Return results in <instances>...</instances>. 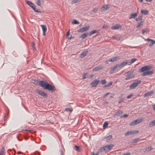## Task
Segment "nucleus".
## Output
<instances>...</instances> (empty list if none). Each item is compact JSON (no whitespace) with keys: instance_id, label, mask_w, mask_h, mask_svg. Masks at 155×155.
<instances>
[{"instance_id":"nucleus-1","label":"nucleus","mask_w":155,"mask_h":155,"mask_svg":"<svg viewBox=\"0 0 155 155\" xmlns=\"http://www.w3.org/2000/svg\"><path fill=\"white\" fill-rule=\"evenodd\" d=\"M33 83L35 85H39L40 86L42 87L44 89H47L52 92H53L56 90L54 86L50 84L46 81L34 80H33Z\"/></svg>"},{"instance_id":"nucleus-2","label":"nucleus","mask_w":155,"mask_h":155,"mask_svg":"<svg viewBox=\"0 0 155 155\" xmlns=\"http://www.w3.org/2000/svg\"><path fill=\"white\" fill-rule=\"evenodd\" d=\"M133 71H128L125 74V77H126L125 79L126 80H129L132 78L134 76L133 74Z\"/></svg>"},{"instance_id":"nucleus-3","label":"nucleus","mask_w":155,"mask_h":155,"mask_svg":"<svg viewBox=\"0 0 155 155\" xmlns=\"http://www.w3.org/2000/svg\"><path fill=\"white\" fill-rule=\"evenodd\" d=\"M25 2L30 7L32 8L35 12L41 13V11H39L36 9V6L33 3L27 0H25Z\"/></svg>"},{"instance_id":"nucleus-4","label":"nucleus","mask_w":155,"mask_h":155,"mask_svg":"<svg viewBox=\"0 0 155 155\" xmlns=\"http://www.w3.org/2000/svg\"><path fill=\"white\" fill-rule=\"evenodd\" d=\"M141 82V81L140 80H137L134 82L130 86V89H132L135 88L137 86L138 84H140Z\"/></svg>"},{"instance_id":"nucleus-5","label":"nucleus","mask_w":155,"mask_h":155,"mask_svg":"<svg viewBox=\"0 0 155 155\" xmlns=\"http://www.w3.org/2000/svg\"><path fill=\"white\" fill-rule=\"evenodd\" d=\"M151 68L152 67L150 65L145 66L140 69L138 70V72H144L145 71L150 70Z\"/></svg>"},{"instance_id":"nucleus-6","label":"nucleus","mask_w":155,"mask_h":155,"mask_svg":"<svg viewBox=\"0 0 155 155\" xmlns=\"http://www.w3.org/2000/svg\"><path fill=\"white\" fill-rule=\"evenodd\" d=\"M35 92L39 95L42 96L43 97L46 98L47 97V94L44 91H42L38 89H36Z\"/></svg>"},{"instance_id":"nucleus-7","label":"nucleus","mask_w":155,"mask_h":155,"mask_svg":"<svg viewBox=\"0 0 155 155\" xmlns=\"http://www.w3.org/2000/svg\"><path fill=\"white\" fill-rule=\"evenodd\" d=\"M138 130H134V131H131L130 130L129 131H127V132L125 134V136H128L130 135H132V134H137L138 133Z\"/></svg>"},{"instance_id":"nucleus-8","label":"nucleus","mask_w":155,"mask_h":155,"mask_svg":"<svg viewBox=\"0 0 155 155\" xmlns=\"http://www.w3.org/2000/svg\"><path fill=\"white\" fill-rule=\"evenodd\" d=\"M126 65H129L128 60H124L123 61L121 62L120 64H118V66H119V68H121Z\"/></svg>"},{"instance_id":"nucleus-9","label":"nucleus","mask_w":155,"mask_h":155,"mask_svg":"<svg viewBox=\"0 0 155 155\" xmlns=\"http://www.w3.org/2000/svg\"><path fill=\"white\" fill-rule=\"evenodd\" d=\"M114 146V145L112 144L104 146L105 149V151L107 152L109 151Z\"/></svg>"},{"instance_id":"nucleus-10","label":"nucleus","mask_w":155,"mask_h":155,"mask_svg":"<svg viewBox=\"0 0 155 155\" xmlns=\"http://www.w3.org/2000/svg\"><path fill=\"white\" fill-rule=\"evenodd\" d=\"M90 28V26H85L84 27H83L82 28L79 29L77 31L79 32H83L85 31H87L88 29Z\"/></svg>"},{"instance_id":"nucleus-11","label":"nucleus","mask_w":155,"mask_h":155,"mask_svg":"<svg viewBox=\"0 0 155 155\" xmlns=\"http://www.w3.org/2000/svg\"><path fill=\"white\" fill-rule=\"evenodd\" d=\"M154 71H147L142 73V76H144L148 75H151L153 74Z\"/></svg>"},{"instance_id":"nucleus-12","label":"nucleus","mask_w":155,"mask_h":155,"mask_svg":"<svg viewBox=\"0 0 155 155\" xmlns=\"http://www.w3.org/2000/svg\"><path fill=\"white\" fill-rule=\"evenodd\" d=\"M100 82L99 80H96L93 81L91 83V85L93 87H96Z\"/></svg>"},{"instance_id":"nucleus-13","label":"nucleus","mask_w":155,"mask_h":155,"mask_svg":"<svg viewBox=\"0 0 155 155\" xmlns=\"http://www.w3.org/2000/svg\"><path fill=\"white\" fill-rule=\"evenodd\" d=\"M118 64H116L113 66V68L110 69V74L113 73L114 71L116 70L117 68L119 67V66H118Z\"/></svg>"},{"instance_id":"nucleus-14","label":"nucleus","mask_w":155,"mask_h":155,"mask_svg":"<svg viewBox=\"0 0 155 155\" xmlns=\"http://www.w3.org/2000/svg\"><path fill=\"white\" fill-rule=\"evenodd\" d=\"M119 59L120 57L119 56H116L108 59V61L113 62L119 60Z\"/></svg>"},{"instance_id":"nucleus-15","label":"nucleus","mask_w":155,"mask_h":155,"mask_svg":"<svg viewBox=\"0 0 155 155\" xmlns=\"http://www.w3.org/2000/svg\"><path fill=\"white\" fill-rule=\"evenodd\" d=\"M41 26L42 28V30H43V35H45V33L47 31V28L46 26L44 25H41Z\"/></svg>"},{"instance_id":"nucleus-16","label":"nucleus","mask_w":155,"mask_h":155,"mask_svg":"<svg viewBox=\"0 0 155 155\" xmlns=\"http://www.w3.org/2000/svg\"><path fill=\"white\" fill-rule=\"evenodd\" d=\"M123 111L122 110H120L115 112L114 114V116H119L121 114L123 113Z\"/></svg>"},{"instance_id":"nucleus-17","label":"nucleus","mask_w":155,"mask_h":155,"mask_svg":"<svg viewBox=\"0 0 155 155\" xmlns=\"http://www.w3.org/2000/svg\"><path fill=\"white\" fill-rule=\"evenodd\" d=\"M88 53V51L87 50H85L83 51L82 53L80 54V57L81 58L84 57L86 56Z\"/></svg>"},{"instance_id":"nucleus-18","label":"nucleus","mask_w":155,"mask_h":155,"mask_svg":"<svg viewBox=\"0 0 155 155\" xmlns=\"http://www.w3.org/2000/svg\"><path fill=\"white\" fill-rule=\"evenodd\" d=\"M145 40H147L148 42L150 41V44H149V47L152 46L154 43H155V41L153 40L152 39H145Z\"/></svg>"},{"instance_id":"nucleus-19","label":"nucleus","mask_w":155,"mask_h":155,"mask_svg":"<svg viewBox=\"0 0 155 155\" xmlns=\"http://www.w3.org/2000/svg\"><path fill=\"white\" fill-rule=\"evenodd\" d=\"M153 93V91H148V92H147L146 94H144V97H146L151 96Z\"/></svg>"},{"instance_id":"nucleus-20","label":"nucleus","mask_w":155,"mask_h":155,"mask_svg":"<svg viewBox=\"0 0 155 155\" xmlns=\"http://www.w3.org/2000/svg\"><path fill=\"white\" fill-rule=\"evenodd\" d=\"M121 27V26L119 25H115L112 26L111 29L112 30H115L118 29Z\"/></svg>"},{"instance_id":"nucleus-21","label":"nucleus","mask_w":155,"mask_h":155,"mask_svg":"<svg viewBox=\"0 0 155 155\" xmlns=\"http://www.w3.org/2000/svg\"><path fill=\"white\" fill-rule=\"evenodd\" d=\"M128 60V62L129 63V65H131L132 63H134V62L136 61L137 60V58H133L131 59L130 61V60Z\"/></svg>"},{"instance_id":"nucleus-22","label":"nucleus","mask_w":155,"mask_h":155,"mask_svg":"<svg viewBox=\"0 0 155 155\" xmlns=\"http://www.w3.org/2000/svg\"><path fill=\"white\" fill-rule=\"evenodd\" d=\"M137 13H135L134 14H131L129 17L130 19H131L132 18H135L137 16Z\"/></svg>"},{"instance_id":"nucleus-23","label":"nucleus","mask_w":155,"mask_h":155,"mask_svg":"<svg viewBox=\"0 0 155 155\" xmlns=\"http://www.w3.org/2000/svg\"><path fill=\"white\" fill-rule=\"evenodd\" d=\"M112 136L111 135H109L106 137L104 138L107 141L109 142L110 140L112 138Z\"/></svg>"},{"instance_id":"nucleus-24","label":"nucleus","mask_w":155,"mask_h":155,"mask_svg":"<svg viewBox=\"0 0 155 155\" xmlns=\"http://www.w3.org/2000/svg\"><path fill=\"white\" fill-rule=\"evenodd\" d=\"M155 125V120H153V121L150 122L149 125L148 126L149 127H152L153 126H154Z\"/></svg>"},{"instance_id":"nucleus-25","label":"nucleus","mask_w":155,"mask_h":155,"mask_svg":"<svg viewBox=\"0 0 155 155\" xmlns=\"http://www.w3.org/2000/svg\"><path fill=\"white\" fill-rule=\"evenodd\" d=\"M141 13L144 15H147L148 14V11L145 10H141Z\"/></svg>"},{"instance_id":"nucleus-26","label":"nucleus","mask_w":155,"mask_h":155,"mask_svg":"<svg viewBox=\"0 0 155 155\" xmlns=\"http://www.w3.org/2000/svg\"><path fill=\"white\" fill-rule=\"evenodd\" d=\"M89 35V34L88 33H84L82 34L80 36V38H84L87 37V35Z\"/></svg>"},{"instance_id":"nucleus-27","label":"nucleus","mask_w":155,"mask_h":155,"mask_svg":"<svg viewBox=\"0 0 155 155\" xmlns=\"http://www.w3.org/2000/svg\"><path fill=\"white\" fill-rule=\"evenodd\" d=\"M98 31H97L96 30H93L90 32V33L89 34V35L90 36H91L92 35L97 33Z\"/></svg>"},{"instance_id":"nucleus-28","label":"nucleus","mask_w":155,"mask_h":155,"mask_svg":"<svg viewBox=\"0 0 155 155\" xmlns=\"http://www.w3.org/2000/svg\"><path fill=\"white\" fill-rule=\"evenodd\" d=\"M101 67L100 66H97L95 67L93 69V71H96L101 69Z\"/></svg>"},{"instance_id":"nucleus-29","label":"nucleus","mask_w":155,"mask_h":155,"mask_svg":"<svg viewBox=\"0 0 155 155\" xmlns=\"http://www.w3.org/2000/svg\"><path fill=\"white\" fill-rule=\"evenodd\" d=\"M36 0V4L38 5L41 6V2H43V1H41L40 0Z\"/></svg>"},{"instance_id":"nucleus-30","label":"nucleus","mask_w":155,"mask_h":155,"mask_svg":"<svg viewBox=\"0 0 155 155\" xmlns=\"http://www.w3.org/2000/svg\"><path fill=\"white\" fill-rule=\"evenodd\" d=\"M142 121V119H137L134 120L135 122V124H138L140 123Z\"/></svg>"},{"instance_id":"nucleus-31","label":"nucleus","mask_w":155,"mask_h":155,"mask_svg":"<svg viewBox=\"0 0 155 155\" xmlns=\"http://www.w3.org/2000/svg\"><path fill=\"white\" fill-rule=\"evenodd\" d=\"M108 8V5H105L101 7V9L102 10H106Z\"/></svg>"},{"instance_id":"nucleus-32","label":"nucleus","mask_w":155,"mask_h":155,"mask_svg":"<svg viewBox=\"0 0 155 155\" xmlns=\"http://www.w3.org/2000/svg\"><path fill=\"white\" fill-rule=\"evenodd\" d=\"M98 151H99V152H100H100H102L103 151H105V149L104 148V146L100 147L99 150Z\"/></svg>"},{"instance_id":"nucleus-33","label":"nucleus","mask_w":155,"mask_h":155,"mask_svg":"<svg viewBox=\"0 0 155 155\" xmlns=\"http://www.w3.org/2000/svg\"><path fill=\"white\" fill-rule=\"evenodd\" d=\"M71 23L73 24H78L79 23L78 21L76 20H73V21H72Z\"/></svg>"},{"instance_id":"nucleus-34","label":"nucleus","mask_w":155,"mask_h":155,"mask_svg":"<svg viewBox=\"0 0 155 155\" xmlns=\"http://www.w3.org/2000/svg\"><path fill=\"white\" fill-rule=\"evenodd\" d=\"M108 123L107 121L105 122L103 125L104 128H105L108 127Z\"/></svg>"},{"instance_id":"nucleus-35","label":"nucleus","mask_w":155,"mask_h":155,"mask_svg":"<svg viewBox=\"0 0 155 155\" xmlns=\"http://www.w3.org/2000/svg\"><path fill=\"white\" fill-rule=\"evenodd\" d=\"M74 148H75V150H76L79 151H80V148L79 147V146L75 145L74 146Z\"/></svg>"},{"instance_id":"nucleus-36","label":"nucleus","mask_w":155,"mask_h":155,"mask_svg":"<svg viewBox=\"0 0 155 155\" xmlns=\"http://www.w3.org/2000/svg\"><path fill=\"white\" fill-rule=\"evenodd\" d=\"M143 22L142 21H141L140 22L138 23V24L137 26V28H139L140 27L141 25H143Z\"/></svg>"},{"instance_id":"nucleus-37","label":"nucleus","mask_w":155,"mask_h":155,"mask_svg":"<svg viewBox=\"0 0 155 155\" xmlns=\"http://www.w3.org/2000/svg\"><path fill=\"white\" fill-rule=\"evenodd\" d=\"M112 84V82H110L108 84L105 85L104 86V87H110L111 85Z\"/></svg>"},{"instance_id":"nucleus-38","label":"nucleus","mask_w":155,"mask_h":155,"mask_svg":"<svg viewBox=\"0 0 155 155\" xmlns=\"http://www.w3.org/2000/svg\"><path fill=\"white\" fill-rule=\"evenodd\" d=\"M139 138L135 139L133 140L132 143H136L139 141Z\"/></svg>"},{"instance_id":"nucleus-39","label":"nucleus","mask_w":155,"mask_h":155,"mask_svg":"<svg viewBox=\"0 0 155 155\" xmlns=\"http://www.w3.org/2000/svg\"><path fill=\"white\" fill-rule=\"evenodd\" d=\"M153 149V148L151 147H149L146 148L147 150L149 151Z\"/></svg>"},{"instance_id":"nucleus-40","label":"nucleus","mask_w":155,"mask_h":155,"mask_svg":"<svg viewBox=\"0 0 155 155\" xmlns=\"http://www.w3.org/2000/svg\"><path fill=\"white\" fill-rule=\"evenodd\" d=\"M63 150H64L63 148L61 149H60L59 151H60V152L61 153V155H64Z\"/></svg>"},{"instance_id":"nucleus-41","label":"nucleus","mask_w":155,"mask_h":155,"mask_svg":"<svg viewBox=\"0 0 155 155\" xmlns=\"http://www.w3.org/2000/svg\"><path fill=\"white\" fill-rule=\"evenodd\" d=\"M101 83L102 84H104L106 83V82L105 79H103L101 80Z\"/></svg>"},{"instance_id":"nucleus-42","label":"nucleus","mask_w":155,"mask_h":155,"mask_svg":"<svg viewBox=\"0 0 155 155\" xmlns=\"http://www.w3.org/2000/svg\"><path fill=\"white\" fill-rule=\"evenodd\" d=\"M135 125L136 124H135V122H134V121H133L131 122L130 124V126L134 125Z\"/></svg>"},{"instance_id":"nucleus-43","label":"nucleus","mask_w":155,"mask_h":155,"mask_svg":"<svg viewBox=\"0 0 155 155\" xmlns=\"http://www.w3.org/2000/svg\"><path fill=\"white\" fill-rule=\"evenodd\" d=\"M99 153H100V152L97 151V152L96 154H95L94 152H93L91 153V154L92 155H98Z\"/></svg>"},{"instance_id":"nucleus-44","label":"nucleus","mask_w":155,"mask_h":155,"mask_svg":"<svg viewBox=\"0 0 155 155\" xmlns=\"http://www.w3.org/2000/svg\"><path fill=\"white\" fill-rule=\"evenodd\" d=\"M69 31H70V30H69V31H68L67 32V33L66 34V38H67L69 35V34H70Z\"/></svg>"},{"instance_id":"nucleus-45","label":"nucleus","mask_w":155,"mask_h":155,"mask_svg":"<svg viewBox=\"0 0 155 155\" xmlns=\"http://www.w3.org/2000/svg\"><path fill=\"white\" fill-rule=\"evenodd\" d=\"M65 110L67 111H72V109L69 108H67L65 109Z\"/></svg>"},{"instance_id":"nucleus-46","label":"nucleus","mask_w":155,"mask_h":155,"mask_svg":"<svg viewBox=\"0 0 155 155\" xmlns=\"http://www.w3.org/2000/svg\"><path fill=\"white\" fill-rule=\"evenodd\" d=\"M128 116V114H124V115H122V116H121V118H122V117H127Z\"/></svg>"},{"instance_id":"nucleus-47","label":"nucleus","mask_w":155,"mask_h":155,"mask_svg":"<svg viewBox=\"0 0 155 155\" xmlns=\"http://www.w3.org/2000/svg\"><path fill=\"white\" fill-rule=\"evenodd\" d=\"M31 44H32V48H33V49L34 50H35V43L34 42H31Z\"/></svg>"},{"instance_id":"nucleus-48","label":"nucleus","mask_w":155,"mask_h":155,"mask_svg":"<svg viewBox=\"0 0 155 155\" xmlns=\"http://www.w3.org/2000/svg\"><path fill=\"white\" fill-rule=\"evenodd\" d=\"M108 28V26L107 25H104L102 26V28Z\"/></svg>"},{"instance_id":"nucleus-49","label":"nucleus","mask_w":155,"mask_h":155,"mask_svg":"<svg viewBox=\"0 0 155 155\" xmlns=\"http://www.w3.org/2000/svg\"><path fill=\"white\" fill-rule=\"evenodd\" d=\"M133 95V94H130L127 96V99H129V98H130Z\"/></svg>"},{"instance_id":"nucleus-50","label":"nucleus","mask_w":155,"mask_h":155,"mask_svg":"<svg viewBox=\"0 0 155 155\" xmlns=\"http://www.w3.org/2000/svg\"><path fill=\"white\" fill-rule=\"evenodd\" d=\"M86 74L85 73H84L83 74V79H85L86 78Z\"/></svg>"},{"instance_id":"nucleus-51","label":"nucleus","mask_w":155,"mask_h":155,"mask_svg":"<svg viewBox=\"0 0 155 155\" xmlns=\"http://www.w3.org/2000/svg\"><path fill=\"white\" fill-rule=\"evenodd\" d=\"M138 18L139 20H142V16H139Z\"/></svg>"},{"instance_id":"nucleus-52","label":"nucleus","mask_w":155,"mask_h":155,"mask_svg":"<svg viewBox=\"0 0 155 155\" xmlns=\"http://www.w3.org/2000/svg\"><path fill=\"white\" fill-rule=\"evenodd\" d=\"M123 101V99H120L119 100V101H118V103H119V104H120V103H121Z\"/></svg>"},{"instance_id":"nucleus-53","label":"nucleus","mask_w":155,"mask_h":155,"mask_svg":"<svg viewBox=\"0 0 155 155\" xmlns=\"http://www.w3.org/2000/svg\"><path fill=\"white\" fill-rule=\"evenodd\" d=\"M130 152H127L126 153H125L123 154L122 155H130Z\"/></svg>"},{"instance_id":"nucleus-54","label":"nucleus","mask_w":155,"mask_h":155,"mask_svg":"<svg viewBox=\"0 0 155 155\" xmlns=\"http://www.w3.org/2000/svg\"><path fill=\"white\" fill-rule=\"evenodd\" d=\"M4 152L2 150L0 152V155H3Z\"/></svg>"},{"instance_id":"nucleus-55","label":"nucleus","mask_w":155,"mask_h":155,"mask_svg":"<svg viewBox=\"0 0 155 155\" xmlns=\"http://www.w3.org/2000/svg\"><path fill=\"white\" fill-rule=\"evenodd\" d=\"M80 0H74L73 2H74V3H77Z\"/></svg>"},{"instance_id":"nucleus-56","label":"nucleus","mask_w":155,"mask_h":155,"mask_svg":"<svg viewBox=\"0 0 155 155\" xmlns=\"http://www.w3.org/2000/svg\"><path fill=\"white\" fill-rule=\"evenodd\" d=\"M147 30H142V33L143 34H144L145 32Z\"/></svg>"},{"instance_id":"nucleus-57","label":"nucleus","mask_w":155,"mask_h":155,"mask_svg":"<svg viewBox=\"0 0 155 155\" xmlns=\"http://www.w3.org/2000/svg\"><path fill=\"white\" fill-rule=\"evenodd\" d=\"M108 62H110L108 61V59L106 61H105V63L106 64H108Z\"/></svg>"},{"instance_id":"nucleus-58","label":"nucleus","mask_w":155,"mask_h":155,"mask_svg":"<svg viewBox=\"0 0 155 155\" xmlns=\"http://www.w3.org/2000/svg\"><path fill=\"white\" fill-rule=\"evenodd\" d=\"M96 9L95 8H94L93 10V12H96Z\"/></svg>"},{"instance_id":"nucleus-59","label":"nucleus","mask_w":155,"mask_h":155,"mask_svg":"<svg viewBox=\"0 0 155 155\" xmlns=\"http://www.w3.org/2000/svg\"><path fill=\"white\" fill-rule=\"evenodd\" d=\"M94 75L93 74H91L89 75L90 78H92L93 76Z\"/></svg>"},{"instance_id":"nucleus-60","label":"nucleus","mask_w":155,"mask_h":155,"mask_svg":"<svg viewBox=\"0 0 155 155\" xmlns=\"http://www.w3.org/2000/svg\"><path fill=\"white\" fill-rule=\"evenodd\" d=\"M153 108L154 110L155 111V104L153 106Z\"/></svg>"},{"instance_id":"nucleus-61","label":"nucleus","mask_w":155,"mask_h":155,"mask_svg":"<svg viewBox=\"0 0 155 155\" xmlns=\"http://www.w3.org/2000/svg\"><path fill=\"white\" fill-rule=\"evenodd\" d=\"M147 2H150L152 0H145Z\"/></svg>"},{"instance_id":"nucleus-62","label":"nucleus","mask_w":155,"mask_h":155,"mask_svg":"<svg viewBox=\"0 0 155 155\" xmlns=\"http://www.w3.org/2000/svg\"><path fill=\"white\" fill-rule=\"evenodd\" d=\"M136 21H138L139 20H138V18H136Z\"/></svg>"},{"instance_id":"nucleus-63","label":"nucleus","mask_w":155,"mask_h":155,"mask_svg":"<svg viewBox=\"0 0 155 155\" xmlns=\"http://www.w3.org/2000/svg\"><path fill=\"white\" fill-rule=\"evenodd\" d=\"M107 95L106 94H105L103 96L104 97H105L106 96H107Z\"/></svg>"},{"instance_id":"nucleus-64","label":"nucleus","mask_w":155,"mask_h":155,"mask_svg":"<svg viewBox=\"0 0 155 155\" xmlns=\"http://www.w3.org/2000/svg\"><path fill=\"white\" fill-rule=\"evenodd\" d=\"M37 35V37H36V36H35V37L36 38H38H38H39V37H38V35Z\"/></svg>"}]
</instances>
